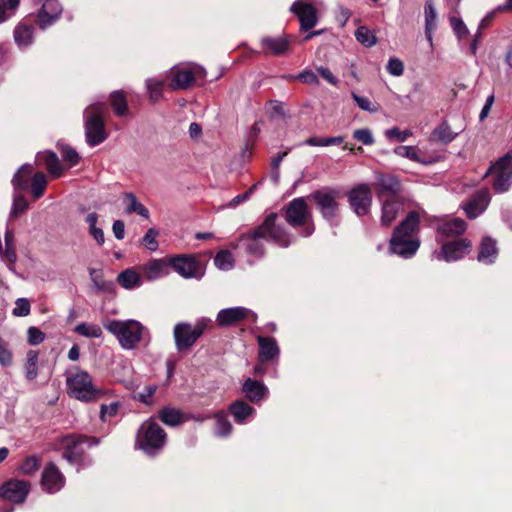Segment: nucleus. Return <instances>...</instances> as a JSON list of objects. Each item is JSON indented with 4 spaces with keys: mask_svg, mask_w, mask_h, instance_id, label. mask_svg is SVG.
<instances>
[{
    "mask_svg": "<svg viewBox=\"0 0 512 512\" xmlns=\"http://www.w3.org/2000/svg\"><path fill=\"white\" fill-rule=\"evenodd\" d=\"M277 219V213H270L261 225L239 238L237 247L257 259L264 256L265 241L270 240L280 247H288L291 244V236L284 227L277 223Z\"/></svg>",
    "mask_w": 512,
    "mask_h": 512,
    "instance_id": "f257e3e1",
    "label": "nucleus"
},
{
    "mask_svg": "<svg viewBox=\"0 0 512 512\" xmlns=\"http://www.w3.org/2000/svg\"><path fill=\"white\" fill-rule=\"evenodd\" d=\"M419 224L420 213L415 210L410 211L393 231L389 245L390 252L404 259L413 257L420 246V240L416 237Z\"/></svg>",
    "mask_w": 512,
    "mask_h": 512,
    "instance_id": "f03ea898",
    "label": "nucleus"
},
{
    "mask_svg": "<svg viewBox=\"0 0 512 512\" xmlns=\"http://www.w3.org/2000/svg\"><path fill=\"white\" fill-rule=\"evenodd\" d=\"M66 386L70 397L86 403L114 396L112 389L95 386L91 375L78 368L67 375Z\"/></svg>",
    "mask_w": 512,
    "mask_h": 512,
    "instance_id": "7ed1b4c3",
    "label": "nucleus"
},
{
    "mask_svg": "<svg viewBox=\"0 0 512 512\" xmlns=\"http://www.w3.org/2000/svg\"><path fill=\"white\" fill-rule=\"evenodd\" d=\"M106 111L104 102H95L86 107L83 112L85 139L90 147L100 145L108 137L104 123Z\"/></svg>",
    "mask_w": 512,
    "mask_h": 512,
    "instance_id": "20e7f679",
    "label": "nucleus"
},
{
    "mask_svg": "<svg viewBox=\"0 0 512 512\" xmlns=\"http://www.w3.org/2000/svg\"><path fill=\"white\" fill-rule=\"evenodd\" d=\"M104 328L114 335L120 346L125 350L134 349L141 341L146 328L137 320L109 319L104 322Z\"/></svg>",
    "mask_w": 512,
    "mask_h": 512,
    "instance_id": "39448f33",
    "label": "nucleus"
},
{
    "mask_svg": "<svg viewBox=\"0 0 512 512\" xmlns=\"http://www.w3.org/2000/svg\"><path fill=\"white\" fill-rule=\"evenodd\" d=\"M166 439L167 434L160 425L148 419L138 429L136 447L147 455L154 456L164 448Z\"/></svg>",
    "mask_w": 512,
    "mask_h": 512,
    "instance_id": "423d86ee",
    "label": "nucleus"
},
{
    "mask_svg": "<svg viewBox=\"0 0 512 512\" xmlns=\"http://www.w3.org/2000/svg\"><path fill=\"white\" fill-rule=\"evenodd\" d=\"M211 326L212 320L207 317L199 318L194 326L188 322L177 323L173 331L176 349L181 352L191 348Z\"/></svg>",
    "mask_w": 512,
    "mask_h": 512,
    "instance_id": "0eeeda50",
    "label": "nucleus"
},
{
    "mask_svg": "<svg viewBox=\"0 0 512 512\" xmlns=\"http://www.w3.org/2000/svg\"><path fill=\"white\" fill-rule=\"evenodd\" d=\"M340 190L334 187H322L310 194L316 208L321 216L331 225H337V215L339 210L338 199L340 198Z\"/></svg>",
    "mask_w": 512,
    "mask_h": 512,
    "instance_id": "6e6552de",
    "label": "nucleus"
},
{
    "mask_svg": "<svg viewBox=\"0 0 512 512\" xmlns=\"http://www.w3.org/2000/svg\"><path fill=\"white\" fill-rule=\"evenodd\" d=\"M100 440L81 434H71L63 438V458L69 463L77 465L78 469L85 466L83 457L85 449L97 446Z\"/></svg>",
    "mask_w": 512,
    "mask_h": 512,
    "instance_id": "1a4fd4ad",
    "label": "nucleus"
},
{
    "mask_svg": "<svg viewBox=\"0 0 512 512\" xmlns=\"http://www.w3.org/2000/svg\"><path fill=\"white\" fill-rule=\"evenodd\" d=\"M286 222L294 229L304 227L301 232L303 237H309L314 232V226L307 225L311 213L303 197L294 198L284 208Z\"/></svg>",
    "mask_w": 512,
    "mask_h": 512,
    "instance_id": "9d476101",
    "label": "nucleus"
},
{
    "mask_svg": "<svg viewBox=\"0 0 512 512\" xmlns=\"http://www.w3.org/2000/svg\"><path fill=\"white\" fill-rule=\"evenodd\" d=\"M346 196L351 210L357 216L362 217L370 213L373 196L367 184L360 183L353 186Z\"/></svg>",
    "mask_w": 512,
    "mask_h": 512,
    "instance_id": "9b49d317",
    "label": "nucleus"
},
{
    "mask_svg": "<svg viewBox=\"0 0 512 512\" xmlns=\"http://www.w3.org/2000/svg\"><path fill=\"white\" fill-rule=\"evenodd\" d=\"M493 171V189L496 193H504L512 185V153H507L499 158L497 162L487 171L486 175Z\"/></svg>",
    "mask_w": 512,
    "mask_h": 512,
    "instance_id": "f8f14e48",
    "label": "nucleus"
},
{
    "mask_svg": "<svg viewBox=\"0 0 512 512\" xmlns=\"http://www.w3.org/2000/svg\"><path fill=\"white\" fill-rule=\"evenodd\" d=\"M205 76L206 70L199 65L173 67L171 70L170 87L173 90L187 89L194 83L196 78H204Z\"/></svg>",
    "mask_w": 512,
    "mask_h": 512,
    "instance_id": "ddd939ff",
    "label": "nucleus"
},
{
    "mask_svg": "<svg viewBox=\"0 0 512 512\" xmlns=\"http://www.w3.org/2000/svg\"><path fill=\"white\" fill-rule=\"evenodd\" d=\"M244 319L257 321V314L245 307L236 306L221 309L216 316V323L219 327H229L240 323Z\"/></svg>",
    "mask_w": 512,
    "mask_h": 512,
    "instance_id": "4468645a",
    "label": "nucleus"
},
{
    "mask_svg": "<svg viewBox=\"0 0 512 512\" xmlns=\"http://www.w3.org/2000/svg\"><path fill=\"white\" fill-rule=\"evenodd\" d=\"M170 266L185 279H201L203 273L200 271L198 261L191 255H179L169 260Z\"/></svg>",
    "mask_w": 512,
    "mask_h": 512,
    "instance_id": "2eb2a0df",
    "label": "nucleus"
},
{
    "mask_svg": "<svg viewBox=\"0 0 512 512\" xmlns=\"http://www.w3.org/2000/svg\"><path fill=\"white\" fill-rule=\"evenodd\" d=\"M290 11L297 16L300 22V29L302 31L312 29L318 22L316 8L311 3L303 0H296L291 5Z\"/></svg>",
    "mask_w": 512,
    "mask_h": 512,
    "instance_id": "dca6fc26",
    "label": "nucleus"
},
{
    "mask_svg": "<svg viewBox=\"0 0 512 512\" xmlns=\"http://www.w3.org/2000/svg\"><path fill=\"white\" fill-rule=\"evenodd\" d=\"M64 485L65 477L59 468L53 462L46 464L41 477L42 489L48 494H54L59 492Z\"/></svg>",
    "mask_w": 512,
    "mask_h": 512,
    "instance_id": "f3484780",
    "label": "nucleus"
},
{
    "mask_svg": "<svg viewBox=\"0 0 512 512\" xmlns=\"http://www.w3.org/2000/svg\"><path fill=\"white\" fill-rule=\"evenodd\" d=\"M63 6L58 0H45L37 12L36 24L41 30L52 26L61 16Z\"/></svg>",
    "mask_w": 512,
    "mask_h": 512,
    "instance_id": "a211bd4d",
    "label": "nucleus"
},
{
    "mask_svg": "<svg viewBox=\"0 0 512 512\" xmlns=\"http://www.w3.org/2000/svg\"><path fill=\"white\" fill-rule=\"evenodd\" d=\"M471 248V242L467 239H458L456 241L443 244L441 250L435 253L438 260L446 262L457 261L465 256Z\"/></svg>",
    "mask_w": 512,
    "mask_h": 512,
    "instance_id": "6ab92c4d",
    "label": "nucleus"
},
{
    "mask_svg": "<svg viewBox=\"0 0 512 512\" xmlns=\"http://www.w3.org/2000/svg\"><path fill=\"white\" fill-rule=\"evenodd\" d=\"M30 490L27 481L12 479L5 482L0 488V495L13 503H22L25 501Z\"/></svg>",
    "mask_w": 512,
    "mask_h": 512,
    "instance_id": "aec40b11",
    "label": "nucleus"
},
{
    "mask_svg": "<svg viewBox=\"0 0 512 512\" xmlns=\"http://www.w3.org/2000/svg\"><path fill=\"white\" fill-rule=\"evenodd\" d=\"M490 203V194L487 189L476 191L470 200L463 206L468 218L474 219L481 215Z\"/></svg>",
    "mask_w": 512,
    "mask_h": 512,
    "instance_id": "412c9836",
    "label": "nucleus"
},
{
    "mask_svg": "<svg viewBox=\"0 0 512 512\" xmlns=\"http://www.w3.org/2000/svg\"><path fill=\"white\" fill-rule=\"evenodd\" d=\"M377 195L381 199L384 196H394L401 190V184L398 178L392 174H376Z\"/></svg>",
    "mask_w": 512,
    "mask_h": 512,
    "instance_id": "4be33fe9",
    "label": "nucleus"
},
{
    "mask_svg": "<svg viewBox=\"0 0 512 512\" xmlns=\"http://www.w3.org/2000/svg\"><path fill=\"white\" fill-rule=\"evenodd\" d=\"M257 342L259 347L258 359L260 362L266 363L278 360L280 349L275 338L258 336Z\"/></svg>",
    "mask_w": 512,
    "mask_h": 512,
    "instance_id": "5701e85b",
    "label": "nucleus"
},
{
    "mask_svg": "<svg viewBox=\"0 0 512 512\" xmlns=\"http://www.w3.org/2000/svg\"><path fill=\"white\" fill-rule=\"evenodd\" d=\"M242 391L252 403L261 402L269 393L267 386L263 382L252 378H247L244 381Z\"/></svg>",
    "mask_w": 512,
    "mask_h": 512,
    "instance_id": "b1692460",
    "label": "nucleus"
},
{
    "mask_svg": "<svg viewBox=\"0 0 512 512\" xmlns=\"http://www.w3.org/2000/svg\"><path fill=\"white\" fill-rule=\"evenodd\" d=\"M290 43L291 41L286 35H281L278 37L266 36L263 37L260 42L261 47L265 51L275 56L284 55L288 51Z\"/></svg>",
    "mask_w": 512,
    "mask_h": 512,
    "instance_id": "393cba45",
    "label": "nucleus"
},
{
    "mask_svg": "<svg viewBox=\"0 0 512 512\" xmlns=\"http://www.w3.org/2000/svg\"><path fill=\"white\" fill-rule=\"evenodd\" d=\"M497 255L498 248L496 241L489 236L484 237L479 245L477 260L480 263L490 265L495 262Z\"/></svg>",
    "mask_w": 512,
    "mask_h": 512,
    "instance_id": "a878e982",
    "label": "nucleus"
},
{
    "mask_svg": "<svg viewBox=\"0 0 512 512\" xmlns=\"http://www.w3.org/2000/svg\"><path fill=\"white\" fill-rule=\"evenodd\" d=\"M229 412L238 424H245L249 418L256 414L255 408L244 400H236L231 403L229 406Z\"/></svg>",
    "mask_w": 512,
    "mask_h": 512,
    "instance_id": "bb28decb",
    "label": "nucleus"
},
{
    "mask_svg": "<svg viewBox=\"0 0 512 512\" xmlns=\"http://www.w3.org/2000/svg\"><path fill=\"white\" fill-rule=\"evenodd\" d=\"M38 160L42 161L49 174L54 178H59L63 174V168L60 164L57 154L53 151H44L38 154Z\"/></svg>",
    "mask_w": 512,
    "mask_h": 512,
    "instance_id": "cd10ccee",
    "label": "nucleus"
},
{
    "mask_svg": "<svg viewBox=\"0 0 512 512\" xmlns=\"http://www.w3.org/2000/svg\"><path fill=\"white\" fill-rule=\"evenodd\" d=\"M14 41L21 49L29 47L34 41L32 26L20 23L14 29Z\"/></svg>",
    "mask_w": 512,
    "mask_h": 512,
    "instance_id": "c85d7f7f",
    "label": "nucleus"
},
{
    "mask_svg": "<svg viewBox=\"0 0 512 512\" xmlns=\"http://www.w3.org/2000/svg\"><path fill=\"white\" fill-rule=\"evenodd\" d=\"M424 14H425V36L432 45L433 37L432 33L437 27V12L434 7L432 0H428L424 6Z\"/></svg>",
    "mask_w": 512,
    "mask_h": 512,
    "instance_id": "c756f323",
    "label": "nucleus"
},
{
    "mask_svg": "<svg viewBox=\"0 0 512 512\" xmlns=\"http://www.w3.org/2000/svg\"><path fill=\"white\" fill-rule=\"evenodd\" d=\"M466 230V223L461 218H453L438 225L437 231L445 237H453L462 234Z\"/></svg>",
    "mask_w": 512,
    "mask_h": 512,
    "instance_id": "7c9ffc66",
    "label": "nucleus"
},
{
    "mask_svg": "<svg viewBox=\"0 0 512 512\" xmlns=\"http://www.w3.org/2000/svg\"><path fill=\"white\" fill-rule=\"evenodd\" d=\"M33 171V166L31 164H23L17 172L14 174L12 178V185L14 191H23L28 187V182L30 180L31 174Z\"/></svg>",
    "mask_w": 512,
    "mask_h": 512,
    "instance_id": "2f4dec72",
    "label": "nucleus"
},
{
    "mask_svg": "<svg viewBox=\"0 0 512 512\" xmlns=\"http://www.w3.org/2000/svg\"><path fill=\"white\" fill-rule=\"evenodd\" d=\"M91 281L97 292L112 293L115 290V284L112 280H106L103 277L102 270L91 268L89 270Z\"/></svg>",
    "mask_w": 512,
    "mask_h": 512,
    "instance_id": "473e14b6",
    "label": "nucleus"
},
{
    "mask_svg": "<svg viewBox=\"0 0 512 512\" xmlns=\"http://www.w3.org/2000/svg\"><path fill=\"white\" fill-rule=\"evenodd\" d=\"M143 271L146 278L153 281L167 274V265L162 259H154L143 267Z\"/></svg>",
    "mask_w": 512,
    "mask_h": 512,
    "instance_id": "72a5a7b5",
    "label": "nucleus"
},
{
    "mask_svg": "<svg viewBox=\"0 0 512 512\" xmlns=\"http://www.w3.org/2000/svg\"><path fill=\"white\" fill-rule=\"evenodd\" d=\"M457 135L458 133L453 132L449 124L446 121H443L432 131L431 140L442 144H449L457 137Z\"/></svg>",
    "mask_w": 512,
    "mask_h": 512,
    "instance_id": "f704fd0d",
    "label": "nucleus"
},
{
    "mask_svg": "<svg viewBox=\"0 0 512 512\" xmlns=\"http://www.w3.org/2000/svg\"><path fill=\"white\" fill-rule=\"evenodd\" d=\"M402 204L396 200H386L382 205L381 224L390 226L397 217Z\"/></svg>",
    "mask_w": 512,
    "mask_h": 512,
    "instance_id": "c9c22d12",
    "label": "nucleus"
},
{
    "mask_svg": "<svg viewBox=\"0 0 512 512\" xmlns=\"http://www.w3.org/2000/svg\"><path fill=\"white\" fill-rule=\"evenodd\" d=\"M214 419V434L220 438L228 437L232 433L233 428L228 420L227 414L224 411H219L215 413Z\"/></svg>",
    "mask_w": 512,
    "mask_h": 512,
    "instance_id": "e433bc0d",
    "label": "nucleus"
},
{
    "mask_svg": "<svg viewBox=\"0 0 512 512\" xmlns=\"http://www.w3.org/2000/svg\"><path fill=\"white\" fill-rule=\"evenodd\" d=\"M159 419L168 426L175 427L183 422V414L180 410L165 407L159 411Z\"/></svg>",
    "mask_w": 512,
    "mask_h": 512,
    "instance_id": "4c0bfd02",
    "label": "nucleus"
},
{
    "mask_svg": "<svg viewBox=\"0 0 512 512\" xmlns=\"http://www.w3.org/2000/svg\"><path fill=\"white\" fill-rule=\"evenodd\" d=\"M118 283L125 289H134L141 285L139 274L133 269L122 271L117 277Z\"/></svg>",
    "mask_w": 512,
    "mask_h": 512,
    "instance_id": "58836bf2",
    "label": "nucleus"
},
{
    "mask_svg": "<svg viewBox=\"0 0 512 512\" xmlns=\"http://www.w3.org/2000/svg\"><path fill=\"white\" fill-rule=\"evenodd\" d=\"M98 218L99 217L96 212H91L86 216L85 222L88 224L90 235L99 246H102L105 243V237L102 228L97 227Z\"/></svg>",
    "mask_w": 512,
    "mask_h": 512,
    "instance_id": "ea45409f",
    "label": "nucleus"
},
{
    "mask_svg": "<svg viewBox=\"0 0 512 512\" xmlns=\"http://www.w3.org/2000/svg\"><path fill=\"white\" fill-rule=\"evenodd\" d=\"M111 106L118 117H123L128 114L127 99L122 91H113L111 93Z\"/></svg>",
    "mask_w": 512,
    "mask_h": 512,
    "instance_id": "a19ab883",
    "label": "nucleus"
},
{
    "mask_svg": "<svg viewBox=\"0 0 512 512\" xmlns=\"http://www.w3.org/2000/svg\"><path fill=\"white\" fill-rule=\"evenodd\" d=\"M47 187V179L44 173L37 172L31 179V193L36 199L43 196Z\"/></svg>",
    "mask_w": 512,
    "mask_h": 512,
    "instance_id": "79ce46f5",
    "label": "nucleus"
},
{
    "mask_svg": "<svg viewBox=\"0 0 512 512\" xmlns=\"http://www.w3.org/2000/svg\"><path fill=\"white\" fill-rule=\"evenodd\" d=\"M29 208L27 199L18 191H14L10 217L17 218Z\"/></svg>",
    "mask_w": 512,
    "mask_h": 512,
    "instance_id": "37998d69",
    "label": "nucleus"
},
{
    "mask_svg": "<svg viewBox=\"0 0 512 512\" xmlns=\"http://www.w3.org/2000/svg\"><path fill=\"white\" fill-rule=\"evenodd\" d=\"M215 266L223 271H228L234 266V257L228 250L219 251L214 257Z\"/></svg>",
    "mask_w": 512,
    "mask_h": 512,
    "instance_id": "c03bdc74",
    "label": "nucleus"
},
{
    "mask_svg": "<svg viewBox=\"0 0 512 512\" xmlns=\"http://www.w3.org/2000/svg\"><path fill=\"white\" fill-rule=\"evenodd\" d=\"M38 353L36 351L30 350L27 353V359L25 363V377L27 380L32 381L38 375Z\"/></svg>",
    "mask_w": 512,
    "mask_h": 512,
    "instance_id": "a18cd8bd",
    "label": "nucleus"
},
{
    "mask_svg": "<svg viewBox=\"0 0 512 512\" xmlns=\"http://www.w3.org/2000/svg\"><path fill=\"white\" fill-rule=\"evenodd\" d=\"M356 40L366 47H372L377 43L375 34L366 26H360L355 32Z\"/></svg>",
    "mask_w": 512,
    "mask_h": 512,
    "instance_id": "49530a36",
    "label": "nucleus"
},
{
    "mask_svg": "<svg viewBox=\"0 0 512 512\" xmlns=\"http://www.w3.org/2000/svg\"><path fill=\"white\" fill-rule=\"evenodd\" d=\"M74 331L87 338H100L102 336L101 327L95 324L80 323L75 327Z\"/></svg>",
    "mask_w": 512,
    "mask_h": 512,
    "instance_id": "de8ad7c7",
    "label": "nucleus"
},
{
    "mask_svg": "<svg viewBox=\"0 0 512 512\" xmlns=\"http://www.w3.org/2000/svg\"><path fill=\"white\" fill-rule=\"evenodd\" d=\"M146 87L151 101H158L163 95V81L157 78H148Z\"/></svg>",
    "mask_w": 512,
    "mask_h": 512,
    "instance_id": "09e8293b",
    "label": "nucleus"
},
{
    "mask_svg": "<svg viewBox=\"0 0 512 512\" xmlns=\"http://www.w3.org/2000/svg\"><path fill=\"white\" fill-rule=\"evenodd\" d=\"M126 198L130 201L129 205L127 206L126 208V212L127 213H137L139 214L140 216L144 217V218H148L149 217V211L148 209L142 204L140 203L135 195L133 193H127L126 194Z\"/></svg>",
    "mask_w": 512,
    "mask_h": 512,
    "instance_id": "8fccbe9b",
    "label": "nucleus"
},
{
    "mask_svg": "<svg viewBox=\"0 0 512 512\" xmlns=\"http://www.w3.org/2000/svg\"><path fill=\"white\" fill-rule=\"evenodd\" d=\"M40 468V459L31 455L23 460L20 465V471L25 475H32Z\"/></svg>",
    "mask_w": 512,
    "mask_h": 512,
    "instance_id": "3c124183",
    "label": "nucleus"
},
{
    "mask_svg": "<svg viewBox=\"0 0 512 512\" xmlns=\"http://www.w3.org/2000/svg\"><path fill=\"white\" fill-rule=\"evenodd\" d=\"M158 234H159V232L155 228L148 229L141 240V244L143 246H145L151 252L158 250V247H159V244L157 241Z\"/></svg>",
    "mask_w": 512,
    "mask_h": 512,
    "instance_id": "603ef678",
    "label": "nucleus"
},
{
    "mask_svg": "<svg viewBox=\"0 0 512 512\" xmlns=\"http://www.w3.org/2000/svg\"><path fill=\"white\" fill-rule=\"evenodd\" d=\"M31 305L27 298L21 297L15 301V307L12 310V314L16 317H25L30 314Z\"/></svg>",
    "mask_w": 512,
    "mask_h": 512,
    "instance_id": "864d4df0",
    "label": "nucleus"
},
{
    "mask_svg": "<svg viewBox=\"0 0 512 512\" xmlns=\"http://www.w3.org/2000/svg\"><path fill=\"white\" fill-rule=\"evenodd\" d=\"M394 153L398 156L408 158L412 161L425 163L416 152L413 146H398L394 149Z\"/></svg>",
    "mask_w": 512,
    "mask_h": 512,
    "instance_id": "5fc2aeb1",
    "label": "nucleus"
},
{
    "mask_svg": "<svg viewBox=\"0 0 512 512\" xmlns=\"http://www.w3.org/2000/svg\"><path fill=\"white\" fill-rule=\"evenodd\" d=\"M450 25L459 39H463L469 35V30L460 17L451 16Z\"/></svg>",
    "mask_w": 512,
    "mask_h": 512,
    "instance_id": "6e6d98bb",
    "label": "nucleus"
},
{
    "mask_svg": "<svg viewBox=\"0 0 512 512\" xmlns=\"http://www.w3.org/2000/svg\"><path fill=\"white\" fill-rule=\"evenodd\" d=\"M120 402L119 401H114V402H111L110 404H102L101 407H100V419L105 422L107 421V418L108 417H114L119 408H120Z\"/></svg>",
    "mask_w": 512,
    "mask_h": 512,
    "instance_id": "4d7b16f0",
    "label": "nucleus"
},
{
    "mask_svg": "<svg viewBox=\"0 0 512 512\" xmlns=\"http://www.w3.org/2000/svg\"><path fill=\"white\" fill-rule=\"evenodd\" d=\"M353 138L364 145H372L374 143V137L371 130L368 128L355 130L353 132Z\"/></svg>",
    "mask_w": 512,
    "mask_h": 512,
    "instance_id": "13d9d810",
    "label": "nucleus"
},
{
    "mask_svg": "<svg viewBox=\"0 0 512 512\" xmlns=\"http://www.w3.org/2000/svg\"><path fill=\"white\" fill-rule=\"evenodd\" d=\"M411 135L412 132L410 130L401 131L398 127H392L385 131V136L388 139H396L399 142H405Z\"/></svg>",
    "mask_w": 512,
    "mask_h": 512,
    "instance_id": "bf43d9fd",
    "label": "nucleus"
},
{
    "mask_svg": "<svg viewBox=\"0 0 512 512\" xmlns=\"http://www.w3.org/2000/svg\"><path fill=\"white\" fill-rule=\"evenodd\" d=\"M386 68L388 73L392 76L399 77L404 73V64L399 58L396 57H392L388 60Z\"/></svg>",
    "mask_w": 512,
    "mask_h": 512,
    "instance_id": "052dcab7",
    "label": "nucleus"
},
{
    "mask_svg": "<svg viewBox=\"0 0 512 512\" xmlns=\"http://www.w3.org/2000/svg\"><path fill=\"white\" fill-rule=\"evenodd\" d=\"M156 390V385H148L144 388L143 392L138 393L134 398L143 404L149 405L152 403V397Z\"/></svg>",
    "mask_w": 512,
    "mask_h": 512,
    "instance_id": "680f3d73",
    "label": "nucleus"
},
{
    "mask_svg": "<svg viewBox=\"0 0 512 512\" xmlns=\"http://www.w3.org/2000/svg\"><path fill=\"white\" fill-rule=\"evenodd\" d=\"M61 155L64 161L68 162L70 166H74L79 162V155L70 146H63L61 150Z\"/></svg>",
    "mask_w": 512,
    "mask_h": 512,
    "instance_id": "e2e57ef3",
    "label": "nucleus"
},
{
    "mask_svg": "<svg viewBox=\"0 0 512 512\" xmlns=\"http://www.w3.org/2000/svg\"><path fill=\"white\" fill-rule=\"evenodd\" d=\"M293 79H298L303 83L311 84V85H318L319 79L317 75L312 70H304L300 72L298 75L293 76Z\"/></svg>",
    "mask_w": 512,
    "mask_h": 512,
    "instance_id": "0e129e2a",
    "label": "nucleus"
},
{
    "mask_svg": "<svg viewBox=\"0 0 512 512\" xmlns=\"http://www.w3.org/2000/svg\"><path fill=\"white\" fill-rule=\"evenodd\" d=\"M352 97H353L354 101L356 102L357 106L361 110L368 111V112H376V110H377L376 107H374L372 105L371 101L367 97L360 96L355 92H352Z\"/></svg>",
    "mask_w": 512,
    "mask_h": 512,
    "instance_id": "69168bd1",
    "label": "nucleus"
},
{
    "mask_svg": "<svg viewBox=\"0 0 512 512\" xmlns=\"http://www.w3.org/2000/svg\"><path fill=\"white\" fill-rule=\"evenodd\" d=\"M12 363V353L8 344L0 337V365L9 366Z\"/></svg>",
    "mask_w": 512,
    "mask_h": 512,
    "instance_id": "338daca9",
    "label": "nucleus"
},
{
    "mask_svg": "<svg viewBox=\"0 0 512 512\" xmlns=\"http://www.w3.org/2000/svg\"><path fill=\"white\" fill-rule=\"evenodd\" d=\"M28 342L31 345H38L45 339V334L37 327H29L27 330Z\"/></svg>",
    "mask_w": 512,
    "mask_h": 512,
    "instance_id": "774afa93",
    "label": "nucleus"
}]
</instances>
